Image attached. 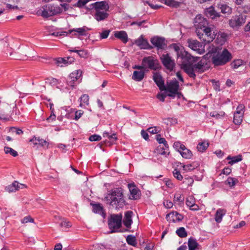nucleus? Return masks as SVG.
Wrapping results in <instances>:
<instances>
[{
  "instance_id": "1",
  "label": "nucleus",
  "mask_w": 250,
  "mask_h": 250,
  "mask_svg": "<svg viewBox=\"0 0 250 250\" xmlns=\"http://www.w3.org/2000/svg\"><path fill=\"white\" fill-rule=\"evenodd\" d=\"M125 205L123 191L121 188L112 189L110 192V205L116 208H122Z\"/></svg>"
},
{
  "instance_id": "2",
  "label": "nucleus",
  "mask_w": 250,
  "mask_h": 250,
  "mask_svg": "<svg viewBox=\"0 0 250 250\" xmlns=\"http://www.w3.org/2000/svg\"><path fill=\"white\" fill-rule=\"evenodd\" d=\"M232 59V55L227 49H224L222 51L218 52L214 54L211 60L212 63L216 66L223 65Z\"/></svg>"
},
{
  "instance_id": "3",
  "label": "nucleus",
  "mask_w": 250,
  "mask_h": 250,
  "mask_svg": "<svg viewBox=\"0 0 250 250\" xmlns=\"http://www.w3.org/2000/svg\"><path fill=\"white\" fill-rule=\"evenodd\" d=\"M92 6L95 10V18L97 21H102L107 18L108 14L107 13V11L109 8V6L106 2H96L92 4Z\"/></svg>"
},
{
  "instance_id": "4",
  "label": "nucleus",
  "mask_w": 250,
  "mask_h": 250,
  "mask_svg": "<svg viewBox=\"0 0 250 250\" xmlns=\"http://www.w3.org/2000/svg\"><path fill=\"white\" fill-rule=\"evenodd\" d=\"M41 12V15L42 17L48 18L61 13L62 8L57 4H47L42 7Z\"/></svg>"
},
{
  "instance_id": "5",
  "label": "nucleus",
  "mask_w": 250,
  "mask_h": 250,
  "mask_svg": "<svg viewBox=\"0 0 250 250\" xmlns=\"http://www.w3.org/2000/svg\"><path fill=\"white\" fill-rule=\"evenodd\" d=\"M194 25L196 29L197 35L200 39H201L203 36V29L208 26V21L201 15H198L194 19Z\"/></svg>"
},
{
  "instance_id": "6",
  "label": "nucleus",
  "mask_w": 250,
  "mask_h": 250,
  "mask_svg": "<svg viewBox=\"0 0 250 250\" xmlns=\"http://www.w3.org/2000/svg\"><path fill=\"white\" fill-rule=\"evenodd\" d=\"M202 33H203V36L200 40L205 42L209 43L215 38L217 31L214 25H209L203 29Z\"/></svg>"
},
{
  "instance_id": "7",
  "label": "nucleus",
  "mask_w": 250,
  "mask_h": 250,
  "mask_svg": "<svg viewBox=\"0 0 250 250\" xmlns=\"http://www.w3.org/2000/svg\"><path fill=\"white\" fill-rule=\"evenodd\" d=\"M123 215L119 214H110V233L118 231L122 226Z\"/></svg>"
},
{
  "instance_id": "8",
  "label": "nucleus",
  "mask_w": 250,
  "mask_h": 250,
  "mask_svg": "<svg viewBox=\"0 0 250 250\" xmlns=\"http://www.w3.org/2000/svg\"><path fill=\"white\" fill-rule=\"evenodd\" d=\"M173 147L179 152L182 157L185 159H190L193 156L191 151L187 148L184 145L179 141L174 143Z\"/></svg>"
},
{
  "instance_id": "9",
  "label": "nucleus",
  "mask_w": 250,
  "mask_h": 250,
  "mask_svg": "<svg viewBox=\"0 0 250 250\" xmlns=\"http://www.w3.org/2000/svg\"><path fill=\"white\" fill-rule=\"evenodd\" d=\"M142 64L144 65L145 69L148 68L155 70L159 68L158 61L152 56L144 57Z\"/></svg>"
},
{
  "instance_id": "10",
  "label": "nucleus",
  "mask_w": 250,
  "mask_h": 250,
  "mask_svg": "<svg viewBox=\"0 0 250 250\" xmlns=\"http://www.w3.org/2000/svg\"><path fill=\"white\" fill-rule=\"evenodd\" d=\"M179 87L178 82L176 79H174L169 82H167L164 90L169 92L167 94V96L174 97L176 94H179L178 92Z\"/></svg>"
},
{
  "instance_id": "11",
  "label": "nucleus",
  "mask_w": 250,
  "mask_h": 250,
  "mask_svg": "<svg viewBox=\"0 0 250 250\" xmlns=\"http://www.w3.org/2000/svg\"><path fill=\"white\" fill-rule=\"evenodd\" d=\"M246 18V15L242 14L233 16L229 21V25L231 27L237 29L245 23Z\"/></svg>"
},
{
  "instance_id": "12",
  "label": "nucleus",
  "mask_w": 250,
  "mask_h": 250,
  "mask_svg": "<svg viewBox=\"0 0 250 250\" xmlns=\"http://www.w3.org/2000/svg\"><path fill=\"white\" fill-rule=\"evenodd\" d=\"M245 111V106L244 104H240L236 108L234 113L233 123L235 125H240L242 122L244 114Z\"/></svg>"
},
{
  "instance_id": "13",
  "label": "nucleus",
  "mask_w": 250,
  "mask_h": 250,
  "mask_svg": "<svg viewBox=\"0 0 250 250\" xmlns=\"http://www.w3.org/2000/svg\"><path fill=\"white\" fill-rule=\"evenodd\" d=\"M161 61L164 66L169 71H172L175 66L174 60L168 54H163L160 57Z\"/></svg>"
},
{
  "instance_id": "14",
  "label": "nucleus",
  "mask_w": 250,
  "mask_h": 250,
  "mask_svg": "<svg viewBox=\"0 0 250 250\" xmlns=\"http://www.w3.org/2000/svg\"><path fill=\"white\" fill-rule=\"evenodd\" d=\"M82 71L81 70H77L72 72L67 80V84L68 85L74 87L75 85V82L78 80L82 76Z\"/></svg>"
},
{
  "instance_id": "15",
  "label": "nucleus",
  "mask_w": 250,
  "mask_h": 250,
  "mask_svg": "<svg viewBox=\"0 0 250 250\" xmlns=\"http://www.w3.org/2000/svg\"><path fill=\"white\" fill-rule=\"evenodd\" d=\"M188 42L189 47L193 50L197 51L199 54L204 53L202 44L197 40H188Z\"/></svg>"
},
{
  "instance_id": "16",
  "label": "nucleus",
  "mask_w": 250,
  "mask_h": 250,
  "mask_svg": "<svg viewBox=\"0 0 250 250\" xmlns=\"http://www.w3.org/2000/svg\"><path fill=\"white\" fill-rule=\"evenodd\" d=\"M181 68L183 69L190 77L193 78H195L196 77V75L194 73L195 69L194 66H192L191 64H188V63H181Z\"/></svg>"
},
{
  "instance_id": "17",
  "label": "nucleus",
  "mask_w": 250,
  "mask_h": 250,
  "mask_svg": "<svg viewBox=\"0 0 250 250\" xmlns=\"http://www.w3.org/2000/svg\"><path fill=\"white\" fill-rule=\"evenodd\" d=\"M153 80L159 87L160 90L164 91L165 89L164 81L160 73L154 72L153 73Z\"/></svg>"
},
{
  "instance_id": "18",
  "label": "nucleus",
  "mask_w": 250,
  "mask_h": 250,
  "mask_svg": "<svg viewBox=\"0 0 250 250\" xmlns=\"http://www.w3.org/2000/svg\"><path fill=\"white\" fill-rule=\"evenodd\" d=\"M134 44L140 47V49H148L150 48L147 40L145 39L143 35L134 41Z\"/></svg>"
},
{
  "instance_id": "19",
  "label": "nucleus",
  "mask_w": 250,
  "mask_h": 250,
  "mask_svg": "<svg viewBox=\"0 0 250 250\" xmlns=\"http://www.w3.org/2000/svg\"><path fill=\"white\" fill-rule=\"evenodd\" d=\"M183 216L177 211H172L166 215V219L170 222L175 223L183 219Z\"/></svg>"
},
{
  "instance_id": "20",
  "label": "nucleus",
  "mask_w": 250,
  "mask_h": 250,
  "mask_svg": "<svg viewBox=\"0 0 250 250\" xmlns=\"http://www.w3.org/2000/svg\"><path fill=\"white\" fill-rule=\"evenodd\" d=\"M30 142L32 143L33 146L39 145L44 148H47L49 145V142L40 137H34L30 140Z\"/></svg>"
},
{
  "instance_id": "21",
  "label": "nucleus",
  "mask_w": 250,
  "mask_h": 250,
  "mask_svg": "<svg viewBox=\"0 0 250 250\" xmlns=\"http://www.w3.org/2000/svg\"><path fill=\"white\" fill-rule=\"evenodd\" d=\"M151 43L158 49H163L166 45L165 39L159 37H154L151 38Z\"/></svg>"
},
{
  "instance_id": "22",
  "label": "nucleus",
  "mask_w": 250,
  "mask_h": 250,
  "mask_svg": "<svg viewBox=\"0 0 250 250\" xmlns=\"http://www.w3.org/2000/svg\"><path fill=\"white\" fill-rule=\"evenodd\" d=\"M128 188L130 193V198L136 200L139 198L140 191L134 184H129Z\"/></svg>"
},
{
  "instance_id": "23",
  "label": "nucleus",
  "mask_w": 250,
  "mask_h": 250,
  "mask_svg": "<svg viewBox=\"0 0 250 250\" xmlns=\"http://www.w3.org/2000/svg\"><path fill=\"white\" fill-rule=\"evenodd\" d=\"M186 204L190 210L196 211L199 209V206L195 204V199L193 195H189L187 198Z\"/></svg>"
},
{
  "instance_id": "24",
  "label": "nucleus",
  "mask_w": 250,
  "mask_h": 250,
  "mask_svg": "<svg viewBox=\"0 0 250 250\" xmlns=\"http://www.w3.org/2000/svg\"><path fill=\"white\" fill-rule=\"evenodd\" d=\"M188 250H201V245L197 242L196 239L190 237L188 242Z\"/></svg>"
},
{
  "instance_id": "25",
  "label": "nucleus",
  "mask_w": 250,
  "mask_h": 250,
  "mask_svg": "<svg viewBox=\"0 0 250 250\" xmlns=\"http://www.w3.org/2000/svg\"><path fill=\"white\" fill-rule=\"evenodd\" d=\"M74 61L73 57L59 58L56 60V63L58 66L62 67L64 65H67L71 64Z\"/></svg>"
},
{
  "instance_id": "26",
  "label": "nucleus",
  "mask_w": 250,
  "mask_h": 250,
  "mask_svg": "<svg viewBox=\"0 0 250 250\" xmlns=\"http://www.w3.org/2000/svg\"><path fill=\"white\" fill-rule=\"evenodd\" d=\"M26 186L21 184L19 183L17 181L14 182L11 185H10L5 188V190L8 192H15L20 188H23Z\"/></svg>"
},
{
  "instance_id": "27",
  "label": "nucleus",
  "mask_w": 250,
  "mask_h": 250,
  "mask_svg": "<svg viewBox=\"0 0 250 250\" xmlns=\"http://www.w3.org/2000/svg\"><path fill=\"white\" fill-rule=\"evenodd\" d=\"M114 37L121 41L124 43L128 41V38L126 32L125 31H119L114 32Z\"/></svg>"
},
{
  "instance_id": "28",
  "label": "nucleus",
  "mask_w": 250,
  "mask_h": 250,
  "mask_svg": "<svg viewBox=\"0 0 250 250\" xmlns=\"http://www.w3.org/2000/svg\"><path fill=\"white\" fill-rule=\"evenodd\" d=\"M133 212L131 211H127L125 213V218L123 220L124 225L128 229L130 228L132 223V216Z\"/></svg>"
},
{
  "instance_id": "29",
  "label": "nucleus",
  "mask_w": 250,
  "mask_h": 250,
  "mask_svg": "<svg viewBox=\"0 0 250 250\" xmlns=\"http://www.w3.org/2000/svg\"><path fill=\"white\" fill-rule=\"evenodd\" d=\"M88 30V28L85 26H83L81 28H74L73 29L69 30L68 31L69 34H71L73 32H75L74 35L76 37L80 36H86V32Z\"/></svg>"
},
{
  "instance_id": "30",
  "label": "nucleus",
  "mask_w": 250,
  "mask_h": 250,
  "mask_svg": "<svg viewBox=\"0 0 250 250\" xmlns=\"http://www.w3.org/2000/svg\"><path fill=\"white\" fill-rule=\"evenodd\" d=\"M182 59L181 63H188V64H191V62L193 61V57L187 51H184L182 54L180 55V57Z\"/></svg>"
},
{
  "instance_id": "31",
  "label": "nucleus",
  "mask_w": 250,
  "mask_h": 250,
  "mask_svg": "<svg viewBox=\"0 0 250 250\" xmlns=\"http://www.w3.org/2000/svg\"><path fill=\"white\" fill-rule=\"evenodd\" d=\"M226 213V210L224 208H218L215 213L214 219L218 223H221L222 221L223 216Z\"/></svg>"
},
{
  "instance_id": "32",
  "label": "nucleus",
  "mask_w": 250,
  "mask_h": 250,
  "mask_svg": "<svg viewBox=\"0 0 250 250\" xmlns=\"http://www.w3.org/2000/svg\"><path fill=\"white\" fill-rule=\"evenodd\" d=\"M205 14L207 16L212 19L220 16V14L215 10L213 6H210L209 8H207L205 10Z\"/></svg>"
},
{
  "instance_id": "33",
  "label": "nucleus",
  "mask_w": 250,
  "mask_h": 250,
  "mask_svg": "<svg viewBox=\"0 0 250 250\" xmlns=\"http://www.w3.org/2000/svg\"><path fill=\"white\" fill-rule=\"evenodd\" d=\"M145 77L144 70L134 71L132 76V79L136 82L141 81Z\"/></svg>"
},
{
  "instance_id": "34",
  "label": "nucleus",
  "mask_w": 250,
  "mask_h": 250,
  "mask_svg": "<svg viewBox=\"0 0 250 250\" xmlns=\"http://www.w3.org/2000/svg\"><path fill=\"white\" fill-rule=\"evenodd\" d=\"M90 205L93 207V211L96 213L101 214L104 218L105 217V213L103 210V207L100 204H93L90 203Z\"/></svg>"
},
{
  "instance_id": "35",
  "label": "nucleus",
  "mask_w": 250,
  "mask_h": 250,
  "mask_svg": "<svg viewBox=\"0 0 250 250\" xmlns=\"http://www.w3.org/2000/svg\"><path fill=\"white\" fill-rule=\"evenodd\" d=\"M170 48L173 49L176 53L177 57H180L182 53L185 51L183 47L178 43H173L170 45Z\"/></svg>"
},
{
  "instance_id": "36",
  "label": "nucleus",
  "mask_w": 250,
  "mask_h": 250,
  "mask_svg": "<svg viewBox=\"0 0 250 250\" xmlns=\"http://www.w3.org/2000/svg\"><path fill=\"white\" fill-rule=\"evenodd\" d=\"M218 7L223 14L230 15L232 13V8L226 4H220Z\"/></svg>"
},
{
  "instance_id": "37",
  "label": "nucleus",
  "mask_w": 250,
  "mask_h": 250,
  "mask_svg": "<svg viewBox=\"0 0 250 250\" xmlns=\"http://www.w3.org/2000/svg\"><path fill=\"white\" fill-rule=\"evenodd\" d=\"M162 3L173 8H176L179 6L180 3L174 0H159Z\"/></svg>"
},
{
  "instance_id": "38",
  "label": "nucleus",
  "mask_w": 250,
  "mask_h": 250,
  "mask_svg": "<svg viewBox=\"0 0 250 250\" xmlns=\"http://www.w3.org/2000/svg\"><path fill=\"white\" fill-rule=\"evenodd\" d=\"M209 144L207 141H204L201 142H199L197 146V149L200 152H204L208 147Z\"/></svg>"
},
{
  "instance_id": "39",
  "label": "nucleus",
  "mask_w": 250,
  "mask_h": 250,
  "mask_svg": "<svg viewBox=\"0 0 250 250\" xmlns=\"http://www.w3.org/2000/svg\"><path fill=\"white\" fill-rule=\"evenodd\" d=\"M227 160H230L229 164L232 165L235 163H238L242 160V157L240 155H238L234 157L228 156L227 158Z\"/></svg>"
},
{
  "instance_id": "40",
  "label": "nucleus",
  "mask_w": 250,
  "mask_h": 250,
  "mask_svg": "<svg viewBox=\"0 0 250 250\" xmlns=\"http://www.w3.org/2000/svg\"><path fill=\"white\" fill-rule=\"evenodd\" d=\"M126 241L128 245L134 247L137 244L136 237L132 235H128L126 238Z\"/></svg>"
},
{
  "instance_id": "41",
  "label": "nucleus",
  "mask_w": 250,
  "mask_h": 250,
  "mask_svg": "<svg viewBox=\"0 0 250 250\" xmlns=\"http://www.w3.org/2000/svg\"><path fill=\"white\" fill-rule=\"evenodd\" d=\"M244 61L241 59L234 60L230 64L231 67L233 69H237L240 66L244 65Z\"/></svg>"
},
{
  "instance_id": "42",
  "label": "nucleus",
  "mask_w": 250,
  "mask_h": 250,
  "mask_svg": "<svg viewBox=\"0 0 250 250\" xmlns=\"http://www.w3.org/2000/svg\"><path fill=\"white\" fill-rule=\"evenodd\" d=\"M217 40L221 44H223L227 39V35L224 32H219L217 34Z\"/></svg>"
},
{
  "instance_id": "43",
  "label": "nucleus",
  "mask_w": 250,
  "mask_h": 250,
  "mask_svg": "<svg viewBox=\"0 0 250 250\" xmlns=\"http://www.w3.org/2000/svg\"><path fill=\"white\" fill-rule=\"evenodd\" d=\"M184 198L180 193H176L174 196L173 201L174 203H178L179 204H183Z\"/></svg>"
},
{
  "instance_id": "44",
  "label": "nucleus",
  "mask_w": 250,
  "mask_h": 250,
  "mask_svg": "<svg viewBox=\"0 0 250 250\" xmlns=\"http://www.w3.org/2000/svg\"><path fill=\"white\" fill-rule=\"evenodd\" d=\"M81 103L80 106L83 107L85 105H87L89 104V96L86 94L83 95L80 98Z\"/></svg>"
},
{
  "instance_id": "45",
  "label": "nucleus",
  "mask_w": 250,
  "mask_h": 250,
  "mask_svg": "<svg viewBox=\"0 0 250 250\" xmlns=\"http://www.w3.org/2000/svg\"><path fill=\"white\" fill-rule=\"evenodd\" d=\"M177 234L181 238L186 237L187 236V232L184 227H181L177 229Z\"/></svg>"
},
{
  "instance_id": "46",
  "label": "nucleus",
  "mask_w": 250,
  "mask_h": 250,
  "mask_svg": "<svg viewBox=\"0 0 250 250\" xmlns=\"http://www.w3.org/2000/svg\"><path fill=\"white\" fill-rule=\"evenodd\" d=\"M195 70H198L200 72H203L204 71V62L201 61L199 62L197 64L194 65Z\"/></svg>"
},
{
  "instance_id": "47",
  "label": "nucleus",
  "mask_w": 250,
  "mask_h": 250,
  "mask_svg": "<svg viewBox=\"0 0 250 250\" xmlns=\"http://www.w3.org/2000/svg\"><path fill=\"white\" fill-rule=\"evenodd\" d=\"M225 115V113L223 111H220L219 112H217L216 111H212L210 113V115L212 117L216 118L217 119H221L223 118Z\"/></svg>"
},
{
  "instance_id": "48",
  "label": "nucleus",
  "mask_w": 250,
  "mask_h": 250,
  "mask_svg": "<svg viewBox=\"0 0 250 250\" xmlns=\"http://www.w3.org/2000/svg\"><path fill=\"white\" fill-rule=\"evenodd\" d=\"M156 140L159 144H163L164 145L163 146L165 147V149H167V148H168V145L165 138H162L160 135H157Z\"/></svg>"
},
{
  "instance_id": "49",
  "label": "nucleus",
  "mask_w": 250,
  "mask_h": 250,
  "mask_svg": "<svg viewBox=\"0 0 250 250\" xmlns=\"http://www.w3.org/2000/svg\"><path fill=\"white\" fill-rule=\"evenodd\" d=\"M4 150L6 154L9 153L14 157H15L18 155L17 152L11 147H5L4 148Z\"/></svg>"
},
{
  "instance_id": "50",
  "label": "nucleus",
  "mask_w": 250,
  "mask_h": 250,
  "mask_svg": "<svg viewBox=\"0 0 250 250\" xmlns=\"http://www.w3.org/2000/svg\"><path fill=\"white\" fill-rule=\"evenodd\" d=\"M157 151L158 153L162 155H165L167 156L169 154V152L168 151V148H167V149H165V146L161 147V146H159L157 148Z\"/></svg>"
},
{
  "instance_id": "51",
  "label": "nucleus",
  "mask_w": 250,
  "mask_h": 250,
  "mask_svg": "<svg viewBox=\"0 0 250 250\" xmlns=\"http://www.w3.org/2000/svg\"><path fill=\"white\" fill-rule=\"evenodd\" d=\"M173 175L178 180L181 181L183 178V176L181 174L180 171L177 169H174L173 171Z\"/></svg>"
},
{
  "instance_id": "52",
  "label": "nucleus",
  "mask_w": 250,
  "mask_h": 250,
  "mask_svg": "<svg viewBox=\"0 0 250 250\" xmlns=\"http://www.w3.org/2000/svg\"><path fill=\"white\" fill-rule=\"evenodd\" d=\"M236 182H237V180L235 178L229 177L226 182V184L229 185L230 187H233L235 185Z\"/></svg>"
},
{
  "instance_id": "53",
  "label": "nucleus",
  "mask_w": 250,
  "mask_h": 250,
  "mask_svg": "<svg viewBox=\"0 0 250 250\" xmlns=\"http://www.w3.org/2000/svg\"><path fill=\"white\" fill-rule=\"evenodd\" d=\"M60 226L67 229L71 227L72 226V224L70 222L66 220L63 219L60 223Z\"/></svg>"
},
{
  "instance_id": "54",
  "label": "nucleus",
  "mask_w": 250,
  "mask_h": 250,
  "mask_svg": "<svg viewBox=\"0 0 250 250\" xmlns=\"http://www.w3.org/2000/svg\"><path fill=\"white\" fill-rule=\"evenodd\" d=\"M69 34L68 32L65 31H57L52 33V35L59 37V36H66Z\"/></svg>"
},
{
  "instance_id": "55",
  "label": "nucleus",
  "mask_w": 250,
  "mask_h": 250,
  "mask_svg": "<svg viewBox=\"0 0 250 250\" xmlns=\"http://www.w3.org/2000/svg\"><path fill=\"white\" fill-rule=\"evenodd\" d=\"M28 222H34L33 218H32L30 216H26L21 220V223L22 224H26Z\"/></svg>"
},
{
  "instance_id": "56",
  "label": "nucleus",
  "mask_w": 250,
  "mask_h": 250,
  "mask_svg": "<svg viewBox=\"0 0 250 250\" xmlns=\"http://www.w3.org/2000/svg\"><path fill=\"white\" fill-rule=\"evenodd\" d=\"M90 0H78V1L74 5V6L79 7H82Z\"/></svg>"
},
{
  "instance_id": "57",
  "label": "nucleus",
  "mask_w": 250,
  "mask_h": 250,
  "mask_svg": "<svg viewBox=\"0 0 250 250\" xmlns=\"http://www.w3.org/2000/svg\"><path fill=\"white\" fill-rule=\"evenodd\" d=\"M148 131L151 134H156L160 131V129L159 127L154 126L148 128Z\"/></svg>"
},
{
  "instance_id": "58",
  "label": "nucleus",
  "mask_w": 250,
  "mask_h": 250,
  "mask_svg": "<svg viewBox=\"0 0 250 250\" xmlns=\"http://www.w3.org/2000/svg\"><path fill=\"white\" fill-rule=\"evenodd\" d=\"M183 170L186 171H188L194 169V166L191 164H187L183 166Z\"/></svg>"
},
{
  "instance_id": "59",
  "label": "nucleus",
  "mask_w": 250,
  "mask_h": 250,
  "mask_svg": "<svg viewBox=\"0 0 250 250\" xmlns=\"http://www.w3.org/2000/svg\"><path fill=\"white\" fill-rule=\"evenodd\" d=\"M101 139V137L98 135L94 134L89 137V140L91 141H99Z\"/></svg>"
},
{
  "instance_id": "60",
  "label": "nucleus",
  "mask_w": 250,
  "mask_h": 250,
  "mask_svg": "<svg viewBox=\"0 0 250 250\" xmlns=\"http://www.w3.org/2000/svg\"><path fill=\"white\" fill-rule=\"evenodd\" d=\"M164 206L167 208H170L173 207V203L168 200H165L163 203Z\"/></svg>"
},
{
  "instance_id": "61",
  "label": "nucleus",
  "mask_w": 250,
  "mask_h": 250,
  "mask_svg": "<svg viewBox=\"0 0 250 250\" xmlns=\"http://www.w3.org/2000/svg\"><path fill=\"white\" fill-rule=\"evenodd\" d=\"M83 114V111L81 110L75 111L74 119L76 120H78L82 117Z\"/></svg>"
},
{
  "instance_id": "62",
  "label": "nucleus",
  "mask_w": 250,
  "mask_h": 250,
  "mask_svg": "<svg viewBox=\"0 0 250 250\" xmlns=\"http://www.w3.org/2000/svg\"><path fill=\"white\" fill-rule=\"evenodd\" d=\"M109 31L108 30H104L103 31L101 34H100V39H106L108 37L109 35Z\"/></svg>"
},
{
  "instance_id": "63",
  "label": "nucleus",
  "mask_w": 250,
  "mask_h": 250,
  "mask_svg": "<svg viewBox=\"0 0 250 250\" xmlns=\"http://www.w3.org/2000/svg\"><path fill=\"white\" fill-rule=\"evenodd\" d=\"M167 96V95H166L165 93H159L157 95V98L161 101L164 102L166 97Z\"/></svg>"
},
{
  "instance_id": "64",
  "label": "nucleus",
  "mask_w": 250,
  "mask_h": 250,
  "mask_svg": "<svg viewBox=\"0 0 250 250\" xmlns=\"http://www.w3.org/2000/svg\"><path fill=\"white\" fill-rule=\"evenodd\" d=\"M231 172V168L229 167H225L221 172V173L228 175L230 174Z\"/></svg>"
}]
</instances>
